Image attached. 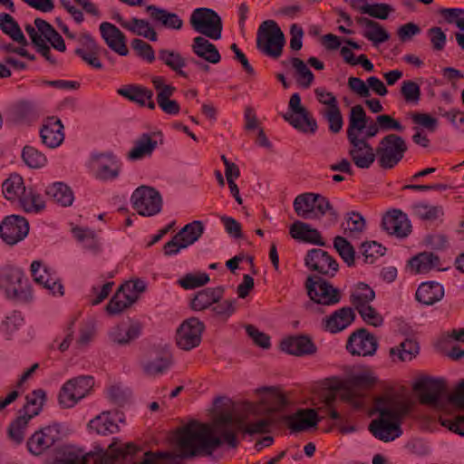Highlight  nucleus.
<instances>
[{
	"instance_id": "nucleus-1",
	"label": "nucleus",
	"mask_w": 464,
	"mask_h": 464,
	"mask_svg": "<svg viewBox=\"0 0 464 464\" xmlns=\"http://www.w3.org/2000/svg\"><path fill=\"white\" fill-rule=\"evenodd\" d=\"M411 406L407 401L399 400L393 395L385 394L376 397L370 411V415L378 417L369 424V430L378 440L389 442L402 434L401 422L410 412Z\"/></svg>"
},
{
	"instance_id": "nucleus-2",
	"label": "nucleus",
	"mask_w": 464,
	"mask_h": 464,
	"mask_svg": "<svg viewBox=\"0 0 464 464\" xmlns=\"http://www.w3.org/2000/svg\"><path fill=\"white\" fill-rule=\"evenodd\" d=\"M0 289L7 299L17 303H28L33 299V293L28 278L23 270L6 265L0 271Z\"/></svg>"
},
{
	"instance_id": "nucleus-3",
	"label": "nucleus",
	"mask_w": 464,
	"mask_h": 464,
	"mask_svg": "<svg viewBox=\"0 0 464 464\" xmlns=\"http://www.w3.org/2000/svg\"><path fill=\"white\" fill-rule=\"evenodd\" d=\"M26 32L37 51L52 63L54 59L50 56L49 46L59 52L66 50L63 37L43 19L36 18L34 25L26 26Z\"/></svg>"
},
{
	"instance_id": "nucleus-4",
	"label": "nucleus",
	"mask_w": 464,
	"mask_h": 464,
	"mask_svg": "<svg viewBox=\"0 0 464 464\" xmlns=\"http://www.w3.org/2000/svg\"><path fill=\"white\" fill-rule=\"evenodd\" d=\"M413 390L420 393V402L421 404L430 405L442 411H446L450 405L459 408L450 400L452 394L446 398L443 397L446 392V384L443 379L425 377L414 383Z\"/></svg>"
},
{
	"instance_id": "nucleus-5",
	"label": "nucleus",
	"mask_w": 464,
	"mask_h": 464,
	"mask_svg": "<svg viewBox=\"0 0 464 464\" xmlns=\"http://www.w3.org/2000/svg\"><path fill=\"white\" fill-rule=\"evenodd\" d=\"M256 44L260 52L276 58L281 55L285 44V35L275 21L267 20L258 28Z\"/></svg>"
},
{
	"instance_id": "nucleus-6",
	"label": "nucleus",
	"mask_w": 464,
	"mask_h": 464,
	"mask_svg": "<svg viewBox=\"0 0 464 464\" xmlns=\"http://www.w3.org/2000/svg\"><path fill=\"white\" fill-rule=\"evenodd\" d=\"M348 138L353 145H358L378 134V126L367 122V116L361 105L352 107L349 114Z\"/></svg>"
},
{
	"instance_id": "nucleus-7",
	"label": "nucleus",
	"mask_w": 464,
	"mask_h": 464,
	"mask_svg": "<svg viewBox=\"0 0 464 464\" xmlns=\"http://www.w3.org/2000/svg\"><path fill=\"white\" fill-rule=\"evenodd\" d=\"M305 288L310 299L317 304L335 305L342 299L341 291L318 276H309L305 281Z\"/></svg>"
},
{
	"instance_id": "nucleus-8",
	"label": "nucleus",
	"mask_w": 464,
	"mask_h": 464,
	"mask_svg": "<svg viewBox=\"0 0 464 464\" xmlns=\"http://www.w3.org/2000/svg\"><path fill=\"white\" fill-rule=\"evenodd\" d=\"M284 119L295 130L306 134L314 133L317 129L316 121L302 104L298 93H294L291 96Z\"/></svg>"
},
{
	"instance_id": "nucleus-9",
	"label": "nucleus",
	"mask_w": 464,
	"mask_h": 464,
	"mask_svg": "<svg viewBox=\"0 0 464 464\" xmlns=\"http://www.w3.org/2000/svg\"><path fill=\"white\" fill-rule=\"evenodd\" d=\"M132 208L139 215L151 217L160 212L162 198L160 192L150 186L137 188L131 195Z\"/></svg>"
},
{
	"instance_id": "nucleus-10",
	"label": "nucleus",
	"mask_w": 464,
	"mask_h": 464,
	"mask_svg": "<svg viewBox=\"0 0 464 464\" xmlns=\"http://www.w3.org/2000/svg\"><path fill=\"white\" fill-rule=\"evenodd\" d=\"M204 225L199 220H194L185 225L171 240L164 245V255L170 256L179 254L181 249L187 248L198 241L204 233Z\"/></svg>"
},
{
	"instance_id": "nucleus-11",
	"label": "nucleus",
	"mask_w": 464,
	"mask_h": 464,
	"mask_svg": "<svg viewBox=\"0 0 464 464\" xmlns=\"http://www.w3.org/2000/svg\"><path fill=\"white\" fill-rule=\"evenodd\" d=\"M192 27L199 34L213 40H218L222 35V23L220 16L212 9L197 8L190 17Z\"/></svg>"
},
{
	"instance_id": "nucleus-12",
	"label": "nucleus",
	"mask_w": 464,
	"mask_h": 464,
	"mask_svg": "<svg viewBox=\"0 0 464 464\" xmlns=\"http://www.w3.org/2000/svg\"><path fill=\"white\" fill-rule=\"evenodd\" d=\"M94 384L92 376L82 375L66 382L59 392V403L63 408H71L84 398Z\"/></svg>"
},
{
	"instance_id": "nucleus-13",
	"label": "nucleus",
	"mask_w": 464,
	"mask_h": 464,
	"mask_svg": "<svg viewBox=\"0 0 464 464\" xmlns=\"http://www.w3.org/2000/svg\"><path fill=\"white\" fill-rule=\"evenodd\" d=\"M88 167L96 178L102 180L116 179L121 169L120 162L111 151L92 153Z\"/></svg>"
},
{
	"instance_id": "nucleus-14",
	"label": "nucleus",
	"mask_w": 464,
	"mask_h": 464,
	"mask_svg": "<svg viewBox=\"0 0 464 464\" xmlns=\"http://www.w3.org/2000/svg\"><path fill=\"white\" fill-rule=\"evenodd\" d=\"M62 439L58 424L48 425L36 430L27 440V449L34 456H40Z\"/></svg>"
},
{
	"instance_id": "nucleus-15",
	"label": "nucleus",
	"mask_w": 464,
	"mask_h": 464,
	"mask_svg": "<svg viewBox=\"0 0 464 464\" xmlns=\"http://www.w3.org/2000/svg\"><path fill=\"white\" fill-rule=\"evenodd\" d=\"M204 329V324L196 317L185 320L177 330V345L185 351H189L198 346Z\"/></svg>"
},
{
	"instance_id": "nucleus-16",
	"label": "nucleus",
	"mask_w": 464,
	"mask_h": 464,
	"mask_svg": "<svg viewBox=\"0 0 464 464\" xmlns=\"http://www.w3.org/2000/svg\"><path fill=\"white\" fill-rule=\"evenodd\" d=\"M28 233L29 223L22 216H7L0 224V237L9 246L16 245L24 240Z\"/></svg>"
},
{
	"instance_id": "nucleus-17",
	"label": "nucleus",
	"mask_w": 464,
	"mask_h": 464,
	"mask_svg": "<svg viewBox=\"0 0 464 464\" xmlns=\"http://www.w3.org/2000/svg\"><path fill=\"white\" fill-rule=\"evenodd\" d=\"M378 340L365 328L352 333L346 343V349L352 355L372 356L378 348Z\"/></svg>"
},
{
	"instance_id": "nucleus-18",
	"label": "nucleus",
	"mask_w": 464,
	"mask_h": 464,
	"mask_svg": "<svg viewBox=\"0 0 464 464\" xmlns=\"http://www.w3.org/2000/svg\"><path fill=\"white\" fill-rule=\"evenodd\" d=\"M304 265L311 271H316L328 277H334L339 269L336 259L321 248L309 250L304 257Z\"/></svg>"
},
{
	"instance_id": "nucleus-19",
	"label": "nucleus",
	"mask_w": 464,
	"mask_h": 464,
	"mask_svg": "<svg viewBox=\"0 0 464 464\" xmlns=\"http://www.w3.org/2000/svg\"><path fill=\"white\" fill-rule=\"evenodd\" d=\"M76 54L89 66L101 69L102 64L100 61L101 47L87 32H82L77 37Z\"/></svg>"
},
{
	"instance_id": "nucleus-20",
	"label": "nucleus",
	"mask_w": 464,
	"mask_h": 464,
	"mask_svg": "<svg viewBox=\"0 0 464 464\" xmlns=\"http://www.w3.org/2000/svg\"><path fill=\"white\" fill-rule=\"evenodd\" d=\"M382 227L388 234L397 237H406L411 231L406 214L400 209L388 211L382 218Z\"/></svg>"
},
{
	"instance_id": "nucleus-21",
	"label": "nucleus",
	"mask_w": 464,
	"mask_h": 464,
	"mask_svg": "<svg viewBox=\"0 0 464 464\" xmlns=\"http://www.w3.org/2000/svg\"><path fill=\"white\" fill-rule=\"evenodd\" d=\"M284 420L292 431L299 432L316 427L321 418L314 409H300L293 414L285 415Z\"/></svg>"
},
{
	"instance_id": "nucleus-22",
	"label": "nucleus",
	"mask_w": 464,
	"mask_h": 464,
	"mask_svg": "<svg viewBox=\"0 0 464 464\" xmlns=\"http://www.w3.org/2000/svg\"><path fill=\"white\" fill-rule=\"evenodd\" d=\"M141 334V325L138 322H122L113 326L108 333L111 343L118 345H127Z\"/></svg>"
},
{
	"instance_id": "nucleus-23",
	"label": "nucleus",
	"mask_w": 464,
	"mask_h": 464,
	"mask_svg": "<svg viewBox=\"0 0 464 464\" xmlns=\"http://www.w3.org/2000/svg\"><path fill=\"white\" fill-rule=\"evenodd\" d=\"M31 273L35 283L48 289L53 295H63V286L53 277L41 261L31 264Z\"/></svg>"
},
{
	"instance_id": "nucleus-24",
	"label": "nucleus",
	"mask_w": 464,
	"mask_h": 464,
	"mask_svg": "<svg viewBox=\"0 0 464 464\" xmlns=\"http://www.w3.org/2000/svg\"><path fill=\"white\" fill-rule=\"evenodd\" d=\"M355 319V314L351 307H342L334 311L330 316L323 319L324 330L337 334L348 327Z\"/></svg>"
},
{
	"instance_id": "nucleus-25",
	"label": "nucleus",
	"mask_w": 464,
	"mask_h": 464,
	"mask_svg": "<svg viewBox=\"0 0 464 464\" xmlns=\"http://www.w3.org/2000/svg\"><path fill=\"white\" fill-rule=\"evenodd\" d=\"M137 450L138 449L131 443L122 447L112 442L107 450H101L94 454L93 460L96 464H115L120 459L134 455Z\"/></svg>"
},
{
	"instance_id": "nucleus-26",
	"label": "nucleus",
	"mask_w": 464,
	"mask_h": 464,
	"mask_svg": "<svg viewBox=\"0 0 464 464\" xmlns=\"http://www.w3.org/2000/svg\"><path fill=\"white\" fill-rule=\"evenodd\" d=\"M411 120L415 124L413 141L417 145H426L429 140L425 131H435L439 126L438 119L428 113L417 112L411 115Z\"/></svg>"
},
{
	"instance_id": "nucleus-27",
	"label": "nucleus",
	"mask_w": 464,
	"mask_h": 464,
	"mask_svg": "<svg viewBox=\"0 0 464 464\" xmlns=\"http://www.w3.org/2000/svg\"><path fill=\"white\" fill-rule=\"evenodd\" d=\"M281 348L284 352L295 356L312 355L317 350L312 339L307 335L290 336L282 341Z\"/></svg>"
},
{
	"instance_id": "nucleus-28",
	"label": "nucleus",
	"mask_w": 464,
	"mask_h": 464,
	"mask_svg": "<svg viewBox=\"0 0 464 464\" xmlns=\"http://www.w3.org/2000/svg\"><path fill=\"white\" fill-rule=\"evenodd\" d=\"M223 415L231 417V425L228 428L236 436V431H242L245 434L255 435L269 431L271 421L268 419H260L256 421L245 422L241 418H236L231 412L224 411Z\"/></svg>"
},
{
	"instance_id": "nucleus-29",
	"label": "nucleus",
	"mask_w": 464,
	"mask_h": 464,
	"mask_svg": "<svg viewBox=\"0 0 464 464\" xmlns=\"http://www.w3.org/2000/svg\"><path fill=\"white\" fill-rule=\"evenodd\" d=\"M100 31L107 45L121 56L128 54V48L123 34L111 23H102Z\"/></svg>"
},
{
	"instance_id": "nucleus-30",
	"label": "nucleus",
	"mask_w": 464,
	"mask_h": 464,
	"mask_svg": "<svg viewBox=\"0 0 464 464\" xmlns=\"http://www.w3.org/2000/svg\"><path fill=\"white\" fill-rule=\"evenodd\" d=\"M117 93L121 97L136 102L141 106L150 109L155 108V103L152 100L153 93L150 90L140 85H124L117 90Z\"/></svg>"
},
{
	"instance_id": "nucleus-31",
	"label": "nucleus",
	"mask_w": 464,
	"mask_h": 464,
	"mask_svg": "<svg viewBox=\"0 0 464 464\" xmlns=\"http://www.w3.org/2000/svg\"><path fill=\"white\" fill-rule=\"evenodd\" d=\"M290 235L298 241L314 244L320 246H325L326 243L322 238L321 233L313 228L309 224L295 221L290 227Z\"/></svg>"
},
{
	"instance_id": "nucleus-32",
	"label": "nucleus",
	"mask_w": 464,
	"mask_h": 464,
	"mask_svg": "<svg viewBox=\"0 0 464 464\" xmlns=\"http://www.w3.org/2000/svg\"><path fill=\"white\" fill-rule=\"evenodd\" d=\"M40 135L44 145H62L64 132L61 120L55 117L48 118L40 130Z\"/></svg>"
},
{
	"instance_id": "nucleus-33",
	"label": "nucleus",
	"mask_w": 464,
	"mask_h": 464,
	"mask_svg": "<svg viewBox=\"0 0 464 464\" xmlns=\"http://www.w3.org/2000/svg\"><path fill=\"white\" fill-rule=\"evenodd\" d=\"M117 420L123 421L118 412L103 411L90 421L89 427L100 435L113 434L120 430Z\"/></svg>"
},
{
	"instance_id": "nucleus-34",
	"label": "nucleus",
	"mask_w": 464,
	"mask_h": 464,
	"mask_svg": "<svg viewBox=\"0 0 464 464\" xmlns=\"http://www.w3.org/2000/svg\"><path fill=\"white\" fill-rule=\"evenodd\" d=\"M225 287H208L198 292L191 300V308L195 311H202L219 302L224 295Z\"/></svg>"
},
{
	"instance_id": "nucleus-35",
	"label": "nucleus",
	"mask_w": 464,
	"mask_h": 464,
	"mask_svg": "<svg viewBox=\"0 0 464 464\" xmlns=\"http://www.w3.org/2000/svg\"><path fill=\"white\" fill-rule=\"evenodd\" d=\"M415 296L420 303L432 305L442 299L444 288L437 282H425L418 287Z\"/></svg>"
},
{
	"instance_id": "nucleus-36",
	"label": "nucleus",
	"mask_w": 464,
	"mask_h": 464,
	"mask_svg": "<svg viewBox=\"0 0 464 464\" xmlns=\"http://www.w3.org/2000/svg\"><path fill=\"white\" fill-rule=\"evenodd\" d=\"M358 23L362 26V35L374 45H379L390 38V34L380 24L362 17Z\"/></svg>"
},
{
	"instance_id": "nucleus-37",
	"label": "nucleus",
	"mask_w": 464,
	"mask_h": 464,
	"mask_svg": "<svg viewBox=\"0 0 464 464\" xmlns=\"http://www.w3.org/2000/svg\"><path fill=\"white\" fill-rule=\"evenodd\" d=\"M411 269L416 274L428 273L434 268L440 270V257L432 252H422L410 259Z\"/></svg>"
},
{
	"instance_id": "nucleus-38",
	"label": "nucleus",
	"mask_w": 464,
	"mask_h": 464,
	"mask_svg": "<svg viewBox=\"0 0 464 464\" xmlns=\"http://www.w3.org/2000/svg\"><path fill=\"white\" fill-rule=\"evenodd\" d=\"M121 25L130 33L142 36L150 41H157V34L151 24L143 19L131 17L120 21Z\"/></svg>"
},
{
	"instance_id": "nucleus-39",
	"label": "nucleus",
	"mask_w": 464,
	"mask_h": 464,
	"mask_svg": "<svg viewBox=\"0 0 464 464\" xmlns=\"http://www.w3.org/2000/svg\"><path fill=\"white\" fill-rule=\"evenodd\" d=\"M46 195L56 204L62 207H69L74 200L72 188L63 182H54L48 186Z\"/></svg>"
},
{
	"instance_id": "nucleus-40",
	"label": "nucleus",
	"mask_w": 464,
	"mask_h": 464,
	"mask_svg": "<svg viewBox=\"0 0 464 464\" xmlns=\"http://www.w3.org/2000/svg\"><path fill=\"white\" fill-rule=\"evenodd\" d=\"M316 198V193L313 192H306L298 195L293 203V207L296 215L304 219L314 218L316 216L314 211Z\"/></svg>"
},
{
	"instance_id": "nucleus-41",
	"label": "nucleus",
	"mask_w": 464,
	"mask_h": 464,
	"mask_svg": "<svg viewBox=\"0 0 464 464\" xmlns=\"http://www.w3.org/2000/svg\"><path fill=\"white\" fill-rule=\"evenodd\" d=\"M342 226L347 237L359 239L365 231L366 221L359 212L352 211L346 214L345 222Z\"/></svg>"
},
{
	"instance_id": "nucleus-42",
	"label": "nucleus",
	"mask_w": 464,
	"mask_h": 464,
	"mask_svg": "<svg viewBox=\"0 0 464 464\" xmlns=\"http://www.w3.org/2000/svg\"><path fill=\"white\" fill-rule=\"evenodd\" d=\"M407 147H376V157L382 169L393 168L403 157Z\"/></svg>"
},
{
	"instance_id": "nucleus-43",
	"label": "nucleus",
	"mask_w": 464,
	"mask_h": 464,
	"mask_svg": "<svg viewBox=\"0 0 464 464\" xmlns=\"http://www.w3.org/2000/svg\"><path fill=\"white\" fill-rule=\"evenodd\" d=\"M171 364V355L164 353L142 362L141 368L146 375L154 377L165 373Z\"/></svg>"
},
{
	"instance_id": "nucleus-44",
	"label": "nucleus",
	"mask_w": 464,
	"mask_h": 464,
	"mask_svg": "<svg viewBox=\"0 0 464 464\" xmlns=\"http://www.w3.org/2000/svg\"><path fill=\"white\" fill-rule=\"evenodd\" d=\"M193 51L198 57L210 63L220 62L221 56L218 49L204 37L198 36L194 39Z\"/></svg>"
},
{
	"instance_id": "nucleus-45",
	"label": "nucleus",
	"mask_w": 464,
	"mask_h": 464,
	"mask_svg": "<svg viewBox=\"0 0 464 464\" xmlns=\"http://www.w3.org/2000/svg\"><path fill=\"white\" fill-rule=\"evenodd\" d=\"M45 392L42 389L34 390L26 396V403L19 413H22L27 420H31L38 415L42 411L44 401L45 400Z\"/></svg>"
},
{
	"instance_id": "nucleus-46",
	"label": "nucleus",
	"mask_w": 464,
	"mask_h": 464,
	"mask_svg": "<svg viewBox=\"0 0 464 464\" xmlns=\"http://www.w3.org/2000/svg\"><path fill=\"white\" fill-rule=\"evenodd\" d=\"M349 155L357 168L369 169L376 159L373 147H351Z\"/></svg>"
},
{
	"instance_id": "nucleus-47",
	"label": "nucleus",
	"mask_w": 464,
	"mask_h": 464,
	"mask_svg": "<svg viewBox=\"0 0 464 464\" xmlns=\"http://www.w3.org/2000/svg\"><path fill=\"white\" fill-rule=\"evenodd\" d=\"M2 188L3 193L8 200L18 198L21 201L22 196L26 191L23 178L16 173L10 175L9 179L4 181Z\"/></svg>"
},
{
	"instance_id": "nucleus-48",
	"label": "nucleus",
	"mask_w": 464,
	"mask_h": 464,
	"mask_svg": "<svg viewBox=\"0 0 464 464\" xmlns=\"http://www.w3.org/2000/svg\"><path fill=\"white\" fill-rule=\"evenodd\" d=\"M334 248L336 250L342 260L352 267L355 266L356 252L353 246L347 239L342 236H336L333 241Z\"/></svg>"
},
{
	"instance_id": "nucleus-49",
	"label": "nucleus",
	"mask_w": 464,
	"mask_h": 464,
	"mask_svg": "<svg viewBox=\"0 0 464 464\" xmlns=\"http://www.w3.org/2000/svg\"><path fill=\"white\" fill-rule=\"evenodd\" d=\"M420 352L419 343L413 340L407 338L398 346L390 349L391 357L397 356L401 362L411 361Z\"/></svg>"
},
{
	"instance_id": "nucleus-50",
	"label": "nucleus",
	"mask_w": 464,
	"mask_h": 464,
	"mask_svg": "<svg viewBox=\"0 0 464 464\" xmlns=\"http://www.w3.org/2000/svg\"><path fill=\"white\" fill-rule=\"evenodd\" d=\"M375 298V292L366 284L359 283L351 294L350 302L356 310L362 309Z\"/></svg>"
},
{
	"instance_id": "nucleus-51",
	"label": "nucleus",
	"mask_w": 464,
	"mask_h": 464,
	"mask_svg": "<svg viewBox=\"0 0 464 464\" xmlns=\"http://www.w3.org/2000/svg\"><path fill=\"white\" fill-rule=\"evenodd\" d=\"M148 9L151 11L153 19L160 23L166 28L179 30L183 25L182 20L174 13L155 6H149Z\"/></svg>"
},
{
	"instance_id": "nucleus-52",
	"label": "nucleus",
	"mask_w": 464,
	"mask_h": 464,
	"mask_svg": "<svg viewBox=\"0 0 464 464\" xmlns=\"http://www.w3.org/2000/svg\"><path fill=\"white\" fill-rule=\"evenodd\" d=\"M88 455L73 446H64L57 453L56 462L62 464H86Z\"/></svg>"
},
{
	"instance_id": "nucleus-53",
	"label": "nucleus",
	"mask_w": 464,
	"mask_h": 464,
	"mask_svg": "<svg viewBox=\"0 0 464 464\" xmlns=\"http://www.w3.org/2000/svg\"><path fill=\"white\" fill-rule=\"evenodd\" d=\"M244 120L246 130L256 135L259 145H267V139L261 129L257 116L252 108H246Z\"/></svg>"
},
{
	"instance_id": "nucleus-54",
	"label": "nucleus",
	"mask_w": 464,
	"mask_h": 464,
	"mask_svg": "<svg viewBox=\"0 0 464 464\" xmlns=\"http://www.w3.org/2000/svg\"><path fill=\"white\" fill-rule=\"evenodd\" d=\"M74 237L83 245V247L93 253L100 250V246L96 234L93 230L87 227H76L72 228Z\"/></svg>"
},
{
	"instance_id": "nucleus-55",
	"label": "nucleus",
	"mask_w": 464,
	"mask_h": 464,
	"mask_svg": "<svg viewBox=\"0 0 464 464\" xmlns=\"http://www.w3.org/2000/svg\"><path fill=\"white\" fill-rule=\"evenodd\" d=\"M24 162L32 169H40L47 162L46 154L36 147H24L22 151Z\"/></svg>"
},
{
	"instance_id": "nucleus-56",
	"label": "nucleus",
	"mask_w": 464,
	"mask_h": 464,
	"mask_svg": "<svg viewBox=\"0 0 464 464\" xmlns=\"http://www.w3.org/2000/svg\"><path fill=\"white\" fill-rule=\"evenodd\" d=\"M0 29L17 43L25 41L17 23L8 14H0Z\"/></svg>"
},
{
	"instance_id": "nucleus-57",
	"label": "nucleus",
	"mask_w": 464,
	"mask_h": 464,
	"mask_svg": "<svg viewBox=\"0 0 464 464\" xmlns=\"http://www.w3.org/2000/svg\"><path fill=\"white\" fill-rule=\"evenodd\" d=\"M159 58L173 71L179 74H184L182 69L186 63L179 53L172 50H161L159 53Z\"/></svg>"
},
{
	"instance_id": "nucleus-58",
	"label": "nucleus",
	"mask_w": 464,
	"mask_h": 464,
	"mask_svg": "<svg viewBox=\"0 0 464 464\" xmlns=\"http://www.w3.org/2000/svg\"><path fill=\"white\" fill-rule=\"evenodd\" d=\"M414 215L422 220L433 221L443 216V208L426 203H417L413 206Z\"/></svg>"
},
{
	"instance_id": "nucleus-59",
	"label": "nucleus",
	"mask_w": 464,
	"mask_h": 464,
	"mask_svg": "<svg viewBox=\"0 0 464 464\" xmlns=\"http://www.w3.org/2000/svg\"><path fill=\"white\" fill-rule=\"evenodd\" d=\"M385 250L386 248L376 241H366L361 245V253L366 264H372L376 258L385 254Z\"/></svg>"
},
{
	"instance_id": "nucleus-60",
	"label": "nucleus",
	"mask_w": 464,
	"mask_h": 464,
	"mask_svg": "<svg viewBox=\"0 0 464 464\" xmlns=\"http://www.w3.org/2000/svg\"><path fill=\"white\" fill-rule=\"evenodd\" d=\"M401 93L406 103L417 105L420 100V86L411 80L403 81Z\"/></svg>"
},
{
	"instance_id": "nucleus-61",
	"label": "nucleus",
	"mask_w": 464,
	"mask_h": 464,
	"mask_svg": "<svg viewBox=\"0 0 464 464\" xmlns=\"http://www.w3.org/2000/svg\"><path fill=\"white\" fill-rule=\"evenodd\" d=\"M30 420L19 413L18 417L11 422L8 428V436L16 444L22 443L24 438V430Z\"/></svg>"
},
{
	"instance_id": "nucleus-62",
	"label": "nucleus",
	"mask_w": 464,
	"mask_h": 464,
	"mask_svg": "<svg viewBox=\"0 0 464 464\" xmlns=\"http://www.w3.org/2000/svg\"><path fill=\"white\" fill-rule=\"evenodd\" d=\"M21 206L26 212H38L44 208V201L32 189L26 190L21 198Z\"/></svg>"
},
{
	"instance_id": "nucleus-63",
	"label": "nucleus",
	"mask_w": 464,
	"mask_h": 464,
	"mask_svg": "<svg viewBox=\"0 0 464 464\" xmlns=\"http://www.w3.org/2000/svg\"><path fill=\"white\" fill-rule=\"evenodd\" d=\"M290 63L296 72L297 82L299 84L304 88L310 86L314 81V75L306 64L298 58L291 59Z\"/></svg>"
},
{
	"instance_id": "nucleus-64",
	"label": "nucleus",
	"mask_w": 464,
	"mask_h": 464,
	"mask_svg": "<svg viewBox=\"0 0 464 464\" xmlns=\"http://www.w3.org/2000/svg\"><path fill=\"white\" fill-rule=\"evenodd\" d=\"M209 282V276L207 273L186 274L178 281V284L184 289H195L205 285Z\"/></svg>"
}]
</instances>
